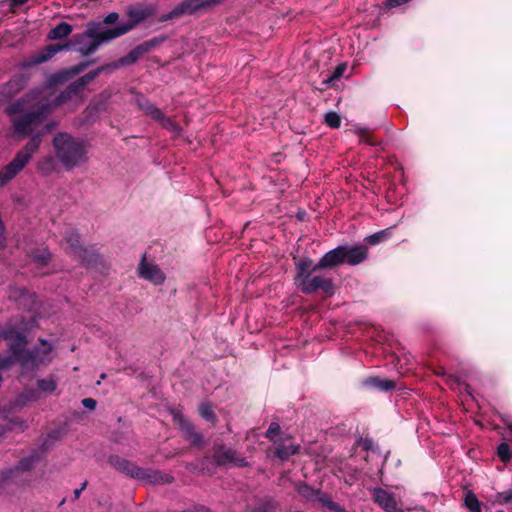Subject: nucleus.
Returning a JSON list of instances; mask_svg holds the SVG:
<instances>
[{
  "label": "nucleus",
  "instance_id": "obj_1",
  "mask_svg": "<svg viewBox=\"0 0 512 512\" xmlns=\"http://www.w3.org/2000/svg\"><path fill=\"white\" fill-rule=\"evenodd\" d=\"M102 70L103 68H98L80 77L68 85L53 100L40 97L42 93L40 90L32 91L6 108V112L13 116L12 125L15 135L19 138L31 135V138L24 148L15 155L12 161L0 170V187L8 183L23 170L39 149L42 136L55 128L56 124L54 122L46 121L51 110L77 96Z\"/></svg>",
  "mask_w": 512,
  "mask_h": 512
},
{
  "label": "nucleus",
  "instance_id": "obj_2",
  "mask_svg": "<svg viewBox=\"0 0 512 512\" xmlns=\"http://www.w3.org/2000/svg\"><path fill=\"white\" fill-rule=\"evenodd\" d=\"M35 325L34 318L31 320L22 318L15 323H10L0 332V338L7 342L10 352L25 370H34L50 363L53 359L54 346L45 339H40L39 344L32 350H25L28 334Z\"/></svg>",
  "mask_w": 512,
  "mask_h": 512
},
{
  "label": "nucleus",
  "instance_id": "obj_3",
  "mask_svg": "<svg viewBox=\"0 0 512 512\" xmlns=\"http://www.w3.org/2000/svg\"><path fill=\"white\" fill-rule=\"evenodd\" d=\"M131 30V25L98 30L96 25L89 26L85 32L76 37L77 50L85 55L93 54L101 44L118 38Z\"/></svg>",
  "mask_w": 512,
  "mask_h": 512
},
{
  "label": "nucleus",
  "instance_id": "obj_4",
  "mask_svg": "<svg viewBox=\"0 0 512 512\" xmlns=\"http://www.w3.org/2000/svg\"><path fill=\"white\" fill-rule=\"evenodd\" d=\"M56 156L66 169H72L86 161V148L82 141L67 133H59L53 139Z\"/></svg>",
  "mask_w": 512,
  "mask_h": 512
},
{
  "label": "nucleus",
  "instance_id": "obj_5",
  "mask_svg": "<svg viewBox=\"0 0 512 512\" xmlns=\"http://www.w3.org/2000/svg\"><path fill=\"white\" fill-rule=\"evenodd\" d=\"M110 463L118 471L132 478H136L152 484L170 483L173 479L170 475L162 474L161 472L152 469L138 467L132 462L122 459L118 456L111 457Z\"/></svg>",
  "mask_w": 512,
  "mask_h": 512
},
{
  "label": "nucleus",
  "instance_id": "obj_6",
  "mask_svg": "<svg viewBox=\"0 0 512 512\" xmlns=\"http://www.w3.org/2000/svg\"><path fill=\"white\" fill-rule=\"evenodd\" d=\"M65 241L68 245V252L79 259V261L87 266L91 267L96 265L99 255L93 247L84 248L80 245L79 234L74 230H69L65 233Z\"/></svg>",
  "mask_w": 512,
  "mask_h": 512
},
{
  "label": "nucleus",
  "instance_id": "obj_7",
  "mask_svg": "<svg viewBox=\"0 0 512 512\" xmlns=\"http://www.w3.org/2000/svg\"><path fill=\"white\" fill-rule=\"evenodd\" d=\"M136 103L138 107L152 119L158 121L164 128L169 129L171 131H176L178 126L176 123L169 117L165 116L163 112L154 106L148 99L143 96H139L136 99Z\"/></svg>",
  "mask_w": 512,
  "mask_h": 512
},
{
  "label": "nucleus",
  "instance_id": "obj_8",
  "mask_svg": "<svg viewBox=\"0 0 512 512\" xmlns=\"http://www.w3.org/2000/svg\"><path fill=\"white\" fill-rule=\"evenodd\" d=\"M136 103L138 107L152 119L158 121L164 128L169 129L171 131H176L178 126L176 123L169 117L165 116L163 112L154 106L148 99L143 96H139L136 99Z\"/></svg>",
  "mask_w": 512,
  "mask_h": 512
},
{
  "label": "nucleus",
  "instance_id": "obj_9",
  "mask_svg": "<svg viewBox=\"0 0 512 512\" xmlns=\"http://www.w3.org/2000/svg\"><path fill=\"white\" fill-rule=\"evenodd\" d=\"M318 291L327 296H332L334 294L333 280L320 274L314 275L312 280H302V293L310 295Z\"/></svg>",
  "mask_w": 512,
  "mask_h": 512
},
{
  "label": "nucleus",
  "instance_id": "obj_10",
  "mask_svg": "<svg viewBox=\"0 0 512 512\" xmlns=\"http://www.w3.org/2000/svg\"><path fill=\"white\" fill-rule=\"evenodd\" d=\"M320 268L310 258H301L296 262L294 282L296 287L302 292V280H312Z\"/></svg>",
  "mask_w": 512,
  "mask_h": 512
},
{
  "label": "nucleus",
  "instance_id": "obj_11",
  "mask_svg": "<svg viewBox=\"0 0 512 512\" xmlns=\"http://www.w3.org/2000/svg\"><path fill=\"white\" fill-rule=\"evenodd\" d=\"M173 421L184 434V437L190 441L194 446H199L203 443V437L200 433L196 432L193 425L178 411H172Z\"/></svg>",
  "mask_w": 512,
  "mask_h": 512
},
{
  "label": "nucleus",
  "instance_id": "obj_12",
  "mask_svg": "<svg viewBox=\"0 0 512 512\" xmlns=\"http://www.w3.org/2000/svg\"><path fill=\"white\" fill-rule=\"evenodd\" d=\"M210 0H184L179 3L173 10L168 14L161 17V20L166 21L174 18H178L182 15H188L196 12L201 7L209 4Z\"/></svg>",
  "mask_w": 512,
  "mask_h": 512
},
{
  "label": "nucleus",
  "instance_id": "obj_13",
  "mask_svg": "<svg viewBox=\"0 0 512 512\" xmlns=\"http://www.w3.org/2000/svg\"><path fill=\"white\" fill-rule=\"evenodd\" d=\"M138 274L141 278L152 282L155 285H160L165 281V275L161 269L154 264L146 260L145 255L139 264Z\"/></svg>",
  "mask_w": 512,
  "mask_h": 512
},
{
  "label": "nucleus",
  "instance_id": "obj_14",
  "mask_svg": "<svg viewBox=\"0 0 512 512\" xmlns=\"http://www.w3.org/2000/svg\"><path fill=\"white\" fill-rule=\"evenodd\" d=\"M214 458L218 465L233 464L236 466L247 465L246 460L239 456L237 452L224 445H219L214 449Z\"/></svg>",
  "mask_w": 512,
  "mask_h": 512
},
{
  "label": "nucleus",
  "instance_id": "obj_15",
  "mask_svg": "<svg viewBox=\"0 0 512 512\" xmlns=\"http://www.w3.org/2000/svg\"><path fill=\"white\" fill-rule=\"evenodd\" d=\"M344 263L356 266L364 262L368 257V248L365 245H341Z\"/></svg>",
  "mask_w": 512,
  "mask_h": 512
},
{
  "label": "nucleus",
  "instance_id": "obj_16",
  "mask_svg": "<svg viewBox=\"0 0 512 512\" xmlns=\"http://www.w3.org/2000/svg\"><path fill=\"white\" fill-rule=\"evenodd\" d=\"M41 455L39 453H33L28 457L23 458L15 469H10L2 472L1 479L3 482L12 480L14 481L21 473L29 471L36 462L39 461Z\"/></svg>",
  "mask_w": 512,
  "mask_h": 512
},
{
  "label": "nucleus",
  "instance_id": "obj_17",
  "mask_svg": "<svg viewBox=\"0 0 512 512\" xmlns=\"http://www.w3.org/2000/svg\"><path fill=\"white\" fill-rule=\"evenodd\" d=\"M372 498L385 512H397L400 509L395 496L385 489L374 488Z\"/></svg>",
  "mask_w": 512,
  "mask_h": 512
},
{
  "label": "nucleus",
  "instance_id": "obj_18",
  "mask_svg": "<svg viewBox=\"0 0 512 512\" xmlns=\"http://www.w3.org/2000/svg\"><path fill=\"white\" fill-rule=\"evenodd\" d=\"M28 77L25 75H15L12 77L0 91V101L12 98L19 93L25 86Z\"/></svg>",
  "mask_w": 512,
  "mask_h": 512
},
{
  "label": "nucleus",
  "instance_id": "obj_19",
  "mask_svg": "<svg viewBox=\"0 0 512 512\" xmlns=\"http://www.w3.org/2000/svg\"><path fill=\"white\" fill-rule=\"evenodd\" d=\"M342 250V246H337L336 248L328 251L322 256V258L316 263V265L320 269H325L345 264Z\"/></svg>",
  "mask_w": 512,
  "mask_h": 512
},
{
  "label": "nucleus",
  "instance_id": "obj_20",
  "mask_svg": "<svg viewBox=\"0 0 512 512\" xmlns=\"http://www.w3.org/2000/svg\"><path fill=\"white\" fill-rule=\"evenodd\" d=\"M9 297L16 301L20 307L26 308L28 310L35 309V295L23 288H12L10 290Z\"/></svg>",
  "mask_w": 512,
  "mask_h": 512
},
{
  "label": "nucleus",
  "instance_id": "obj_21",
  "mask_svg": "<svg viewBox=\"0 0 512 512\" xmlns=\"http://www.w3.org/2000/svg\"><path fill=\"white\" fill-rule=\"evenodd\" d=\"M88 66L87 63H80L73 67L63 69L51 77V82L54 84H63L66 81L72 79L74 76L80 74Z\"/></svg>",
  "mask_w": 512,
  "mask_h": 512
},
{
  "label": "nucleus",
  "instance_id": "obj_22",
  "mask_svg": "<svg viewBox=\"0 0 512 512\" xmlns=\"http://www.w3.org/2000/svg\"><path fill=\"white\" fill-rule=\"evenodd\" d=\"M66 48H67L66 45H60V44L49 45V46L45 47L41 52L36 54L33 57L32 62H33V64H40V63L46 62L49 59H51L54 55H56L59 51L66 49Z\"/></svg>",
  "mask_w": 512,
  "mask_h": 512
},
{
  "label": "nucleus",
  "instance_id": "obj_23",
  "mask_svg": "<svg viewBox=\"0 0 512 512\" xmlns=\"http://www.w3.org/2000/svg\"><path fill=\"white\" fill-rule=\"evenodd\" d=\"M66 48H67L66 45H60V44L49 45V46L45 47L41 52L36 54L33 57L32 62H33V64H40V63L46 62L49 59H51L54 55H56L59 51L66 49Z\"/></svg>",
  "mask_w": 512,
  "mask_h": 512
},
{
  "label": "nucleus",
  "instance_id": "obj_24",
  "mask_svg": "<svg viewBox=\"0 0 512 512\" xmlns=\"http://www.w3.org/2000/svg\"><path fill=\"white\" fill-rule=\"evenodd\" d=\"M367 387L375 388L380 391H390L395 388V383L388 379H380L377 377H370L364 381Z\"/></svg>",
  "mask_w": 512,
  "mask_h": 512
},
{
  "label": "nucleus",
  "instance_id": "obj_25",
  "mask_svg": "<svg viewBox=\"0 0 512 512\" xmlns=\"http://www.w3.org/2000/svg\"><path fill=\"white\" fill-rule=\"evenodd\" d=\"M72 26L66 22H61L51 29L48 33L49 40H59L67 37L72 32Z\"/></svg>",
  "mask_w": 512,
  "mask_h": 512
},
{
  "label": "nucleus",
  "instance_id": "obj_26",
  "mask_svg": "<svg viewBox=\"0 0 512 512\" xmlns=\"http://www.w3.org/2000/svg\"><path fill=\"white\" fill-rule=\"evenodd\" d=\"M56 168L57 162L52 156H46L37 162V171L45 176L52 174Z\"/></svg>",
  "mask_w": 512,
  "mask_h": 512
},
{
  "label": "nucleus",
  "instance_id": "obj_27",
  "mask_svg": "<svg viewBox=\"0 0 512 512\" xmlns=\"http://www.w3.org/2000/svg\"><path fill=\"white\" fill-rule=\"evenodd\" d=\"M300 447L299 445H295L293 443H290V444H281V445H278L277 448H276V455L281 459V460H287L289 459L290 456L298 453Z\"/></svg>",
  "mask_w": 512,
  "mask_h": 512
},
{
  "label": "nucleus",
  "instance_id": "obj_28",
  "mask_svg": "<svg viewBox=\"0 0 512 512\" xmlns=\"http://www.w3.org/2000/svg\"><path fill=\"white\" fill-rule=\"evenodd\" d=\"M298 493L307 500H318L322 497L320 490L313 489L307 484H300L297 487Z\"/></svg>",
  "mask_w": 512,
  "mask_h": 512
},
{
  "label": "nucleus",
  "instance_id": "obj_29",
  "mask_svg": "<svg viewBox=\"0 0 512 512\" xmlns=\"http://www.w3.org/2000/svg\"><path fill=\"white\" fill-rule=\"evenodd\" d=\"M128 14L131 20L128 22H120L117 26L131 25L132 30L137 23L143 21L147 17V13L142 9H130Z\"/></svg>",
  "mask_w": 512,
  "mask_h": 512
},
{
  "label": "nucleus",
  "instance_id": "obj_30",
  "mask_svg": "<svg viewBox=\"0 0 512 512\" xmlns=\"http://www.w3.org/2000/svg\"><path fill=\"white\" fill-rule=\"evenodd\" d=\"M465 507L470 510L471 512H481L482 511V505L480 501L478 500L477 496L472 492L468 491L465 495L464 499Z\"/></svg>",
  "mask_w": 512,
  "mask_h": 512
},
{
  "label": "nucleus",
  "instance_id": "obj_31",
  "mask_svg": "<svg viewBox=\"0 0 512 512\" xmlns=\"http://www.w3.org/2000/svg\"><path fill=\"white\" fill-rule=\"evenodd\" d=\"M147 50L143 46H138L131 50L125 57L121 58L120 62L123 65H129L136 62L140 56Z\"/></svg>",
  "mask_w": 512,
  "mask_h": 512
},
{
  "label": "nucleus",
  "instance_id": "obj_32",
  "mask_svg": "<svg viewBox=\"0 0 512 512\" xmlns=\"http://www.w3.org/2000/svg\"><path fill=\"white\" fill-rule=\"evenodd\" d=\"M37 388L40 392L52 393L57 388V382L55 381V379L53 377L39 379L37 381Z\"/></svg>",
  "mask_w": 512,
  "mask_h": 512
},
{
  "label": "nucleus",
  "instance_id": "obj_33",
  "mask_svg": "<svg viewBox=\"0 0 512 512\" xmlns=\"http://www.w3.org/2000/svg\"><path fill=\"white\" fill-rule=\"evenodd\" d=\"M30 256L36 264L39 266H45L48 263L51 255L46 248H42L32 252Z\"/></svg>",
  "mask_w": 512,
  "mask_h": 512
},
{
  "label": "nucleus",
  "instance_id": "obj_34",
  "mask_svg": "<svg viewBox=\"0 0 512 512\" xmlns=\"http://www.w3.org/2000/svg\"><path fill=\"white\" fill-rule=\"evenodd\" d=\"M199 414L206 421H209V422L216 421V415L213 411L212 406L209 403H202L199 406Z\"/></svg>",
  "mask_w": 512,
  "mask_h": 512
},
{
  "label": "nucleus",
  "instance_id": "obj_35",
  "mask_svg": "<svg viewBox=\"0 0 512 512\" xmlns=\"http://www.w3.org/2000/svg\"><path fill=\"white\" fill-rule=\"evenodd\" d=\"M345 70H346V65L339 64L333 71L332 75L329 76L328 78H326L325 80H323V83L326 84L327 86L331 85L334 81L339 80L343 76Z\"/></svg>",
  "mask_w": 512,
  "mask_h": 512
},
{
  "label": "nucleus",
  "instance_id": "obj_36",
  "mask_svg": "<svg viewBox=\"0 0 512 512\" xmlns=\"http://www.w3.org/2000/svg\"><path fill=\"white\" fill-rule=\"evenodd\" d=\"M497 454L499 458L504 462L507 463L512 458V452L510 450L509 445L506 442H502L498 448H497Z\"/></svg>",
  "mask_w": 512,
  "mask_h": 512
},
{
  "label": "nucleus",
  "instance_id": "obj_37",
  "mask_svg": "<svg viewBox=\"0 0 512 512\" xmlns=\"http://www.w3.org/2000/svg\"><path fill=\"white\" fill-rule=\"evenodd\" d=\"M388 235L387 230H382L366 237V241L371 245H377L387 238Z\"/></svg>",
  "mask_w": 512,
  "mask_h": 512
},
{
  "label": "nucleus",
  "instance_id": "obj_38",
  "mask_svg": "<svg viewBox=\"0 0 512 512\" xmlns=\"http://www.w3.org/2000/svg\"><path fill=\"white\" fill-rule=\"evenodd\" d=\"M325 122L331 128H338L341 124L339 115L336 112H328L325 115Z\"/></svg>",
  "mask_w": 512,
  "mask_h": 512
},
{
  "label": "nucleus",
  "instance_id": "obj_39",
  "mask_svg": "<svg viewBox=\"0 0 512 512\" xmlns=\"http://www.w3.org/2000/svg\"><path fill=\"white\" fill-rule=\"evenodd\" d=\"M17 358L11 352L9 356L0 357V370H7L13 366Z\"/></svg>",
  "mask_w": 512,
  "mask_h": 512
},
{
  "label": "nucleus",
  "instance_id": "obj_40",
  "mask_svg": "<svg viewBox=\"0 0 512 512\" xmlns=\"http://www.w3.org/2000/svg\"><path fill=\"white\" fill-rule=\"evenodd\" d=\"M319 502L323 503V505L329 508L330 510L343 512V509L337 503L331 501L326 495H322V497L319 498Z\"/></svg>",
  "mask_w": 512,
  "mask_h": 512
},
{
  "label": "nucleus",
  "instance_id": "obj_41",
  "mask_svg": "<svg viewBox=\"0 0 512 512\" xmlns=\"http://www.w3.org/2000/svg\"><path fill=\"white\" fill-rule=\"evenodd\" d=\"M7 428L9 430L23 431L26 428V424L23 420L11 419L7 424Z\"/></svg>",
  "mask_w": 512,
  "mask_h": 512
},
{
  "label": "nucleus",
  "instance_id": "obj_42",
  "mask_svg": "<svg viewBox=\"0 0 512 512\" xmlns=\"http://www.w3.org/2000/svg\"><path fill=\"white\" fill-rule=\"evenodd\" d=\"M497 501L501 504H506L512 501V489L503 491L497 495Z\"/></svg>",
  "mask_w": 512,
  "mask_h": 512
},
{
  "label": "nucleus",
  "instance_id": "obj_43",
  "mask_svg": "<svg viewBox=\"0 0 512 512\" xmlns=\"http://www.w3.org/2000/svg\"><path fill=\"white\" fill-rule=\"evenodd\" d=\"M279 430H280V426L277 424V423H271L267 432H266V436L272 440V441H275V437L277 436V434L279 433Z\"/></svg>",
  "mask_w": 512,
  "mask_h": 512
},
{
  "label": "nucleus",
  "instance_id": "obj_44",
  "mask_svg": "<svg viewBox=\"0 0 512 512\" xmlns=\"http://www.w3.org/2000/svg\"><path fill=\"white\" fill-rule=\"evenodd\" d=\"M356 133L361 137V141L369 144V145H375L374 142H371L370 140H368L367 138H364L365 135L367 134V129L366 128H357L356 129Z\"/></svg>",
  "mask_w": 512,
  "mask_h": 512
},
{
  "label": "nucleus",
  "instance_id": "obj_45",
  "mask_svg": "<svg viewBox=\"0 0 512 512\" xmlns=\"http://www.w3.org/2000/svg\"><path fill=\"white\" fill-rule=\"evenodd\" d=\"M118 18L119 15L116 12H111L104 18V23L113 24L118 20Z\"/></svg>",
  "mask_w": 512,
  "mask_h": 512
},
{
  "label": "nucleus",
  "instance_id": "obj_46",
  "mask_svg": "<svg viewBox=\"0 0 512 512\" xmlns=\"http://www.w3.org/2000/svg\"><path fill=\"white\" fill-rule=\"evenodd\" d=\"M82 405L90 410H93L96 407V401L92 398H85L82 400Z\"/></svg>",
  "mask_w": 512,
  "mask_h": 512
},
{
  "label": "nucleus",
  "instance_id": "obj_47",
  "mask_svg": "<svg viewBox=\"0 0 512 512\" xmlns=\"http://www.w3.org/2000/svg\"><path fill=\"white\" fill-rule=\"evenodd\" d=\"M24 402L33 401L37 399V393L35 391H27L25 394L21 396Z\"/></svg>",
  "mask_w": 512,
  "mask_h": 512
},
{
  "label": "nucleus",
  "instance_id": "obj_48",
  "mask_svg": "<svg viewBox=\"0 0 512 512\" xmlns=\"http://www.w3.org/2000/svg\"><path fill=\"white\" fill-rule=\"evenodd\" d=\"M183 512H211L208 508L204 506H195L190 509H187Z\"/></svg>",
  "mask_w": 512,
  "mask_h": 512
},
{
  "label": "nucleus",
  "instance_id": "obj_49",
  "mask_svg": "<svg viewBox=\"0 0 512 512\" xmlns=\"http://www.w3.org/2000/svg\"><path fill=\"white\" fill-rule=\"evenodd\" d=\"M86 485H87V482H84L80 488H77L74 490L75 499L79 498L81 492L85 489Z\"/></svg>",
  "mask_w": 512,
  "mask_h": 512
},
{
  "label": "nucleus",
  "instance_id": "obj_50",
  "mask_svg": "<svg viewBox=\"0 0 512 512\" xmlns=\"http://www.w3.org/2000/svg\"><path fill=\"white\" fill-rule=\"evenodd\" d=\"M28 0H13V2L17 5H22L24 3H26Z\"/></svg>",
  "mask_w": 512,
  "mask_h": 512
},
{
  "label": "nucleus",
  "instance_id": "obj_51",
  "mask_svg": "<svg viewBox=\"0 0 512 512\" xmlns=\"http://www.w3.org/2000/svg\"><path fill=\"white\" fill-rule=\"evenodd\" d=\"M105 378H106V374H105V373H102V374L100 375V380H103V379H105Z\"/></svg>",
  "mask_w": 512,
  "mask_h": 512
},
{
  "label": "nucleus",
  "instance_id": "obj_52",
  "mask_svg": "<svg viewBox=\"0 0 512 512\" xmlns=\"http://www.w3.org/2000/svg\"><path fill=\"white\" fill-rule=\"evenodd\" d=\"M397 512H405V511H404L403 509H401V508H400Z\"/></svg>",
  "mask_w": 512,
  "mask_h": 512
},
{
  "label": "nucleus",
  "instance_id": "obj_53",
  "mask_svg": "<svg viewBox=\"0 0 512 512\" xmlns=\"http://www.w3.org/2000/svg\"><path fill=\"white\" fill-rule=\"evenodd\" d=\"M4 434V431L3 430H0V435H3Z\"/></svg>",
  "mask_w": 512,
  "mask_h": 512
},
{
  "label": "nucleus",
  "instance_id": "obj_54",
  "mask_svg": "<svg viewBox=\"0 0 512 512\" xmlns=\"http://www.w3.org/2000/svg\"><path fill=\"white\" fill-rule=\"evenodd\" d=\"M510 428H511V430H512V424H510Z\"/></svg>",
  "mask_w": 512,
  "mask_h": 512
},
{
  "label": "nucleus",
  "instance_id": "obj_55",
  "mask_svg": "<svg viewBox=\"0 0 512 512\" xmlns=\"http://www.w3.org/2000/svg\"><path fill=\"white\" fill-rule=\"evenodd\" d=\"M498 512H504V511H498Z\"/></svg>",
  "mask_w": 512,
  "mask_h": 512
}]
</instances>
